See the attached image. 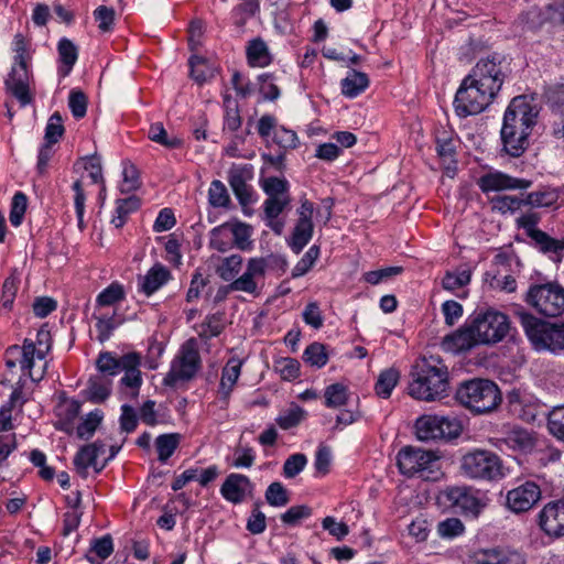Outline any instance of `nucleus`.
I'll return each instance as SVG.
<instances>
[{
    "label": "nucleus",
    "instance_id": "obj_1",
    "mask_svg": "<svg viewBox=\"0 0 564 564\" xmlns=\"http://www.w3.org/2000/svg\"><path fill=\"white\" fill-rule=\"evenodd\" d=\"M509 317L488 308L473 314L463 326L443 338L442 346L451 352L469 351L479 345L500 343L509 333Z\"/></svg>",
    "mask_w": 564,
    "mask_h": 564
},
{
    "label": "nucleus",
    "instance_id": "obj_17",
    "mask_svg": "<svg viewBox=\"0 0 564 564\" xmlns=\"http://www.w3.org/2000/svg\"><path fill=\"white\" fill-rule=\"evenodd\" d=\"M539 525L549 536L564 535V499L550 501L539 512Z\"/></svg>",
    "mask_w": 564,
    "mask_h": 564
},
{
    "label": "nucleus",
    "instance_id": "obj_52",
    "mask_svg": "<svg viewBox=\"0 0 564 564\" xmlns=\"http://www.w3.org/2000/svg\"><path fill=\"white\" fill-rule=\"evenodd\" d=\"M492 207L501 214L516 213L523 206V198L511 195L497 196L491 199Z\"/></svg>",
    "mask_w": 564,
    "mask_h": 564
},
{
    "label": "nucleus",
    "instance_id": "obj_2",
    "mask_svg": "<svg viewBox=\"0 0 564 564\" xmlns=\"http://www.w3.org/2000/svg\"><path fill=\"white\" fill-rule=\"evenodd\" d=\"M539 111L527 96L514 97L506 109L500 131L502 150L518 158L529 147V135L536 124Z\"/></svg>",
    "mask_w": 564,
    "mask_h": 564
},
{
    "label": "nucleus",
    "instance_id": "obj_40",
    "mask_svg": "<svg viewBox=\"0 0 564 564\" xmlns=\"http://www.w3.org/2000/svg\"><path fill=\"white\" fill-rule=\"evenodd\" d=\"M305 415L306 412L304 409L292 404L276 417V423L281 429L289 430L299 425L304 420Z\"/></svg>",
    "mask_w": 564,
    "mask_h": 564
},
{
    "label": "nucleus",
    "instance_id": "obj_26",
    "mask_svg": "<svg viewBox=\"0 0 564 564\" xmlns=\"http://www.w3.org/2000/svg\"><path fill=\"white\" fill-rule=\"evenodd\" d=\"M74 465L76 471L83 478H86L88 475L89 467H93L96 473H99L104 469L106 463L101 464L100 466H97V446L85 445L75 455Z\"/></svg>",
    "mask_w": 564,
    "mask_h": 564
},
{
    "label": "nucleus",
    "instance_id": "obj_63",
    "mask_svg": "<svg viewBox=\"0 0 564 564\" xmlns=\"http://www.w3.org/2000/svg\"><path fill=\"white\" fill-rule=\"evenodd\" d=\"M290 196L268 197L264 202V214L269 220H274L290 204Z\"/></svg>",
    "mask_w": 564,
    "mask_h": 564
},
{
    "label": "nucleus",
    "instance_id": "obj_64",
    "mask_svg": "<svg viewBox=\"0 0 564 564\" xmlns=\"http://www.w3.org/2000/svg\"><path fill=\"white\" fill-rule=\"evenodd\" d=\"M550 134L556 147L564 148V110L553 113Z\"/></svg>",
    "mask_w": 564,
    "mask_h": 564
},
{
    "label": "nucleus",
    "instance_id": "obj_23",
    "mask_svg": "<svg viewBox=\"0 0 564 564\" xmlns=\"http://www.w3.org/2000/svg\"><path fill=\"white\" fill-rule=\"evenodd\" d=\"M8 352L10 354H19L21 355L20 359V367L23 371H26L30 379L34 382H39L43 379L45 369H46V362H44L43 367L41 369L35 370V358H36V351H35V344L33 340L26 338L23 341V345L21 347L14 345L11 346L8 349Z\"/></svg>",
    "mask_w": 564,
    "mask_h": 564
},
{
    "label": "nucleus",
    "instance_id": "obj_27",
    "mask_svg": "<svg viewBox=\"0 0 564 564\" xmlns=\"http://www.w3.org/2000/svg\"><path fill=\"white\" fill-rule=\"evenodd\" d=\"M369 77L366 73L351 69L341 80V93L348 98H355L369 86Z\"/></svg>",
    "mask_w": 564,
    "mask_h": 564
},
{
    "label": "nucleus",
    "instance_id": "obj_59",
    "mask_svg": "<svg viewBox=\"0 0 564 564\" xmlns=\"http://www.w3.org/2000/svg\"><path fill=\"white\" fill-rule=\"evenodd\" d=\"M262 188L268 197H276V196H290L289 195V183L284 178L279 177H268L262 182Z\"/></svg>",
    "mask_w": 564,
    "mask_h": 564
},
{
    "label": "nucleus",
    "instance_id": "obj_42",
    "mask_svg": "<svg viewBox=\"0 0 564 564\" xmlns=\"http://www.w3.org/2000/svg\"><path fill=\"white\" fill-rule=\"evenodd\" d=\"M273 369L283 380H294L300 376V364L291 357H281L274 361Z\"/></svg>",
    "mask_w": 564,
    "mask_h": 564
},
{
    "label": "nucleus",
    "instance_id": "obj_25",
    "mask_svg": "<svg viewBox=\"0 0 564 564\" xmlns=\"http://www.w3.org/2000/svg\"><path fill=\"white\" fill-rule=\"evenodd\" d=\"M141 357L137 352H128L122 356V368L124 372L120 382L122 386L139 390L142 384V376L140 371Z\"/></svg>",
    "mask_w": 564,
    "mask_h": 564
},
{
    "label": "nucleus",
    "instance_id": "obj_58",
    "mask_svg": "<svg viewBox=\"0 0 564 564\" xmlns=\"http://www.w3.org/2000/svg\"><path fill=\"white\" fill-rule=\"evenodd\" d=\"M64 133L63 120L58 112H54L46 124L45 128V143L54 144Z\"/></svg>",
    "mask_w": 564,
    "mask_h": 564
},
{
    "label": "nucleus",
    "instance_id": "obj_60",
    "mask_svg": "<svg viewBox=\"0 0 564 564\" xmlns=\"http://www.w3.org/2000/svg\"><path fill=\"white\" fill-rule=\"evenodd\" d=\"M470 275L471 274L469 270H463L457 273L448 271L445 273L442 280V286L448 291L463 288L470 282Z\"/></svg>",
    "mask_w": 564,
    "mask_h": 564
},
{
    "label": "nucleus",
    "instance_id": "obj_21",
    "mask_svg": "<svg viewBox=\"0 0 564 564\" xmlns=\"http://www.w3.org/2000/svg\"><path fill=\"white\" fill-rule=\"evenodd\" d=\"M495 445L500 451H513L528 453L534 447V438L524 429L512 427L503 432L501 437L496 438Z\"/></svg>",
    "mask_w": 564,
    "mask_h": 564
},
{
    "label": "nucleus",
    "instance_id": "obj_47",
    "mask_svg": "<svg viewBox=\"0 0 564 564\" xmlns=\"http://www.w3.org/2000/svg\"><path fill=\"white\" fill-rule=\"evenodd\" d=\"M265 500L270 506L284 507L289 503L290 498L284 486L279 481H274L267 488Z\"/></svg>",
    "mask_w": 564,
    "mask_h": 564
},
{
    "label": "nucleus",
    "instance_id": "obj_12",
    "mask_svg": "<svg viewBox=\"0 0 564 564\" xmlns=\"http://www.w3.org/2000/svg\"><path fill=\"white\" fill-rule=\"evenodd\" d=\"M492 102L494 99L466 76L456 91L453 105L456 115L466 118L482 112Z\"/></svg>",
    "mask_w": 564,
    "mask_h": 564
},
{
    "label": "nucleus",
    "instance_id": "obj_48",
    "mask_svg": "<svg viewBox=\"0 0 564 564\" xmlns=\"http://www.w3.org/2000/svg\"><path fill=\"white\" fill-rule=\"evenodd\" d=\"M102 420V412L95 410L77 426V435L79 438L88 440L93 436Z\"/></svg>",
    "mask_w": 564,
    "mask_h": 564
},
{
    "label": "nucleus",
    "instance_id": "obj_56",
    "mask_svg": "<svg viewBox=\"0 0 564 564\" xmlns=\"http://www.w3.org/2000/svg\"><path fill=\"white\" fill-rule=\"evenodd\" d=\"M121 324V319H116V314L111 316L101 315L97 317L96 329L98 340L104 343L109 339L113 329Z\"/></svg>",
    "mask_w": 564,
    "mask_h": 564
},
{
    "label": "nucleus",
    "instance_id": "obj_11",
    "mask_svg": "<svg viewBox=\"0 0 564 564\" xmlns=\"http://www.w3.org/2000/svg\"><path fill=\"white\" fill-rule=\"evenodd\" d=\"M202 360L195 338L187 339L173 359L171 368L163 379V384L175 387L180 381L192 380L200 369Z\"/></svg>",
    "mask_w": 564,
    "mask_h": 564
},
{
    "label": "nucleus",
    "instance_id": "obj_38",
    "mask_svg": "<svg viewBox=\"0 0 564 564\" xmlns=\"http://www.w3.org/2000/svg\"><path fill=\"white\" fill-rule=\"evenodd\" d=\"M96 367L98 371L104 375V377L116 376L121 371V368L123 367L122 356L120 358H116L112 352H100L96 360Z\"/></svg>",
    "mask_w": 564,
    "mask_h": 564
},
{
    "label": "nucleus",
    "instance_id": "obj_20",
    "mask_svg": "<svg viewBox=\"0 0 564 564\" xmlns=\"http://www.w3.org/2000/svg\"><path fill=\"white\" fill-rule=\"evenodd\" d=\"M475 564H527L524 554L503 546L480 549L474 554Z\"/></svg>",
    "mask_w": 564,
    "mask_h": 564
},
{
    "label": "nucleus",
    "instance_id": "obj_3",
    "mask_svg": "<svg viewBox=\"0 0 564 564\" xmlns=\"http://www.w3.org/2000/svg\"><path fill=\"white\" fill-rule=\"evenodd\" d=\"M409 394L421 401H436L447 394L448 368L440 356L422 357L413 367Z\"/></svg>",
    "mask_w": 564,
    "mask_h": 564
},
{
    "label": "nucleus",
    "instance_id": "obj_62",
    "mask_svg": "<svg viewBox=\"0 0 564 564\" xmlns=\"http://www.w3.org/2000/svg\"><path fill=\"white\" fill-rule=\"evenodd\" d=\"M228 227L229 224L227 223L212 229L209 245L213 249L220 252H226L230 249L231 245L227 239Z\"/></svg>",
    "mask_w": 564,
    "mask_h": 564
},
{
    "label": "nucleus",
    "instance_id": "obj_4",
    "mask_svg": "<svg viewBox=\"0 0 564 564\" xmlns=\"http://www.w3.org/2000/svg\"><path fill=\"white\" fill-rule=\"evenodd\" d=\"M243 259L239 254L220 258L216 267L218 276L230 282L224 286L225 292L240 291L257 296L259 294L258 279L263 278L268 268L267 259L251 258L246 271L238 276L242 269Z\"/></svg>",
    "mask_w": 564,
    "mask_h": 564
},
{
    "label": "nucleus",
    "instance_id": "obj_45",
    "mask_svg": "<svg viewBox=\"0 0 564 564\" xmlns=\"http://www.w3.org/2000/svg\"><path fill=\"white\" fill-rule=\"evenodd\" d=\"M547 429L554 437L564 442V405L554 406L550 411Z\"/></svg>",
    "mask_w": 564,
    "mask_h": 564
},
{
    "label": "nucleus",
    "instance_id": "obj_10",
    "mask_svg": "<svg viewBox=\"0 0 564 564\" xmlns=\"http://www.w3.org/2000/svg\"><path fill=\"white\" fill-rule=\"evenodd\" d=\"M459 468L460 473L470 479L492 481L505 476L500 457L487 449L466 453L460 459Z\"/></svg>",
    "mask_w": 564,
    "mask_h": 564
},
{
    "label": "nucleus",
    "instance_id": "obj_18",
    "mask_svg": "<svg viewBox=\"0 0 564 564\" xmlns=\"http://www.w3.org/2000/svg\"><path fill=\"white\" fill-rule=\"evenodd\" d=\"M253 177L252 165H232L228 171V183L239 200L246 207L253 202L250 186L247 184Z\"/></svg>",
    "mask_w": 564,
    "mask_h": 564
},
{
    "label": "nucleus",
    "instance_id": "obj_51",
    "mask_svg": "<svg viewBox=\"0 0 564 564\" xmlns=\"http://www.w3.org/2000/svg\"><path fill=\"white\" fill-rule=\"evenodd\" d=\"M259 11L258 0H243L234 9L235 24L242 28L248 19Z\"/></svg>",
    "mask_w": 564,
    "mask_h": 564
},
{
    "label": "nucleus",
    "instance_id": "obj_50",
    "mask_svg": "<svg viewBox=\"0 0 564 564\" xmlns=\"http://www.w3.org/2000/svg\"><path fill=\"white\" fill-rule=\"evenodd\" d=\"M209 204L214 207H226L230 197L225 184L218 180L212 182L208 191Z\"/></svg>",
    "mask_w": 564,
    "mask_h": 564
},
{
    "label": "nucleus",
    "instance_id": "obj_57",
    "mask_svg": "<svg viewBox=\"0 0 564 564\" xmlns=\"http://www.w3.org/2000/svg\"><path fill=\"white\" fill-rule=\"evenodd\" d=\"M465 527L458 518H447L437 524V533L445 539H453L463 534Z\"/></svg>",
    "mask_w": 564,
    "mask_h": 564
},
{
    "label": "nucleus",
    "instance_id": "obj_49",
    "mask_svg": "<svg viewBox=\"0 0 564 564\" xmlns=\"http://www.w3.org/2000/svg\"><path fill=\"white\" fill-rule=\"evenodd\" d=\"M319 257V247L312 246L302 257V259L295 264L292 270V278H300L306 274L314 265L315 261Z\"/></svg>",
    "mask_w": 564,
    "mask_h": 564
},
{
    "label": "nucleus",
    "instance_id": "obj_55",
    "mask_svg": "<svg viewBox=\"0 0 564 564\" xmlns=\"http://www.w3.org/2000/svg\"><path fill=\"white\" fill-rule=\"evenodd\" d=\"M272 141L279 145V148L285 150L294 149L297 147L299 138L293 130L286 129L280 126L274 130Z\"/></svg>",
    "mask_w": 564,
    "mask_h": 564
},
{
    "label": "nucleus",
    "instance_id": "obj_61",
    "mask_svg": "<svg viewBox=\"0 0 564 564\" xmlns=\"http://www.w3.org/2000/svg\"><path fill=\"white\" fill-rule=\"evenodd\" d=\"M123 180L120 184L121 193H130L140 187L138 169L130 163H126L122 171Z\"/></svg>",
    "mask_w": 564,
    "mask_h": 564
},
{
    "label": "nucleus",
    "instance_id": "obj_39",
    "mask_svg": "<svg viewBox=\"0 0 564 564\" xmlns=\"http://www.w3.org/2000/svg\"><path fill=\"white\" fill-rule=\"evenodd\" d=\"M325 405L327 408H339L348 400L347 387L343 383H333L325 389Z\"/></svg>",
    "mask_w": 564,
    "mask_h": 564
},
{
    "label": "nucleus",
    "instance_id": "obj_34",
    "mask_svg": "<svg viewBox=\"0 0 564 564\" xmlns=\"http://www.w3.org/2000/svg\"><path fill=\"white\" fill-rule=\"evenodd\" d=\"M181 435L178 433L162 434L155 438V448L158 452V459L161 463L166 460L173 455L178 447Z\"/></svg>",
    "mask_w": 564,
    "mask_h": 564
},
{
    "label": "nucleus",
    "instance_id": "obj_13",
    "mask_svg": "<svg viewBox=\"0 0 564 564\" xmlns=\"http://www.w3.org/2000/svg\"><path fill=\"white\" fill-rule=\"evenodd\" d=\"M527 302L543 315H561L564 312V288L556 282L531 285Z\"/></svg>",
    "mask_w": 564,
    "mask_h": 564
},
{
    "label": "nucleus",
    "instance_id": "obj_16",
    "mask_svg": "<svg viewBox=\"0 0 564 564\" xmlns=\"http://www.w3.org/2000/svg\"><path fill=\"white\" fill-rule=\"evenodd\" d=\"M541 498V489L533 481H525L509 490L506 497V505L514 513L530 510Z\"/></svg>",
    "mask_w": 564,
    "mask_h": 564
},
{
    "label": "nucleus",
    "instance_id": "obj_8",
    "mask_svg": "<svg viewBox=\"0 0 564 564\" xmlns=\"http://www.w3.org/2000/svg\"><path fill=\"white\" fill-rule=\"evenodd\" d=\"M397 465L401 474L417 475L425 480H436L441 475L440 456L433 451L415 446H405L397 455Z\"/></svg>",
    "mask_w": 564,
    "mask_h": 564
},
{
    "label": "nucleus",
    "instance_id": "obj_32",
    "mask_svg": "<svg viewBox=\"0 0 564 564\" xmlns=\"http://www.w3.org/2000/svg\"><path fill=\"white\" fill-rule=\"evenodd\" d=\"M111 391V381L104 376H96L88 380L86 389L87 399L94 403L104 402Z\"/></svg>",
    "mask_w": 564,
    "mask_h": 564
},
{
    "label": "nucleus",
    "instance_id": "obj_19",
    "mask_svg": "<svg viewBox=\"0 0 564 564\" xmlns=\"http://www.w3.org/2000/svg\"><path fill=\"white\" fill-rule=\"evenodd\" d=\"M532 185L530 180L512 177L502 172H490L478 180V186L484 193L507 189H527Z\"/></svg>",
    "mask_w": 564,
    "mask_h": 564
},
{
    "label": "nucleus",
    "instance_id": "obj_6",
    "mask_svg": "<svg viewBox=\"0 0 564 564\" xmlns=\"http://www.w3.org/2000/svg\"><path fill=\"white\" fill-rule=\"evenodd\" d=\"M456 400L477 414L494 411L501 402L498 386L486 379L463 382L456 390Z\"/></svg>",
    "mask_w": 564,
    "mask_h": 564
},
{
    "label": "nucleus",
    "instance_id": "obj_15",
    "mask_svg": "<svg viewBox=\"0 0 564 564\" xmlns=\"http://www.w3.org/2000/svg\"><path fill=\"white\" fill-rule=\"evenodd\" d=\"M313 213V204L308 200L302 202L297 209L299 219L289 240V246L295 253H300L312 239L314 230L312 221Z\"/></svg>",
    "mask_w": 564,
    "mask_h": 564
},
{
    "label": "nucleus",
    "instance_id": "obj_35",
    "mask_svg": "<svg viewBox=\"0 0 564 564\" xmlns=\"http://www.w3.org/2000/svg\"><path fill=\"white\" fill-rule=\"evenodd\" d=\"M400 379V372L394 368H389L380 372L375 390L377 395L388 399Z\"/></svg>",
    "mask_w": 564,
    "mask_h": 564
},
{
    "label": "nucleus",
    "instance_id": "obj_22",
    "mask_svg": "<svg viewBox=\"0 0 564 564\" xmlns=\"http://www.w3.org/2000/svg\"><path fill=\"white\" fill-rule=\"evenodd\" d=\"M252 489L253 486L247 476L232 473L223 482L220 494L227 501L237 505L242 502Z\"/></svg>",
    "mask_w": 564,
    "mask_h": 564
},
{
    "label": "nucleus",
    "instance_id": "obj_14",
    "mask_svg": "<svg viewBox=\"0 0 564 564\" xmlns=\"http://www.w3.org/2000/svg\"><path fill=\"white\" fill-rule=\"evenodd\" d=\"M444 494L451 506L467 517L477 518L487 506V498L468 487H451Z\"/></svg>",
    "mask_w": 564,
    "mask_h": 564
},
{
    "label": "nucleus",
    "instance_id": "obj_29",
    "mask_svg": "<svg viewBox=\"0 0 564 564\" xmlns=\"http://www.w3.org/2000/svg\"><path fill=\"white\" fill-rule=\"evenodd\" d=\"M242 361L239 358H230L223 369L219 383V392L224 398H228L232 391L241 371Z\"/></svg>",
    "mask_w": 564,
    "mask_h": 564
},
{
    "label": "nucleus",
    "instance_id": "obj_37",
    "mask_svg": "<svg viewBox=\"0 0 564 564\" xmlns=\"http://www.w3.org/2000/svg\"><path fill=\"white\" fill-rule=\"evenodd\" d=\"M558 195L554 191L542 189L531 192L523 198V206H531L533 208L551 207L556 204Z\"/></svg>",
    "mask_w": 564,
    "mask_h": 564
},
{
    "label": "nucleus",
    "instance_id": "obj_5",
    "mask_svg": "<svg viewBox=\"0 0 564 564\" xmlns=\"http://www.w3.org/2000/svg\"><path fill=\"white\" fill-rule=\"evenodd\" d=\"M14 52V64L4 82L7 90L10 91L20 102L26 106L32 101L29 90L30 70L32 59L31 41L22 33H17L12 41Z\"/></svg>",
    "mask_w": 564,
    "mask_h": 564
},
{
    "label": "nucleus",
    "instance_id": "obj_28",
    "mask_svg": "<svg viewBox=\"0 0 564 564\" xmlns=\"http://www.w3.org/2000/svg\"><path fill=\"white\" fill-rule=\"evenodd\" d=\"M57 51L62 64L58 68V73L62 77H66L77 62L78 48L70 40L63 37L57 44Z\"/></svg>",
    "mask_w": 564,
    "mask_h": 564
},
{
    "label": "nucleus",
    "instance_id": "obj_54",
    "mask_svg": "<svg viewBox=\"0 0 564 564\" xmlns=\"http://www.w3.org/2000/svg\"><path fill=\"white\" fill-rule=\"evenodd\" d=\"M223 318L220 314L208 315L200 324L198 335L202 338L218 336L223 332Z\"/></svg>",
    "mask_w": 564,
    "mask_h": 564
},
{
    "label": "nucleus",
    "instance_id": "obj_41",
    "mask_svg": "<svg viewBox=\"0 0 564 564\" xmlns=\"http://www.w3.org/2000/svg\"><path fill=\"white\" fill-rule=\"evenodd\" d=\"M149 139L169 149H176L182 145V140L177 137L170 138L163 124L156 122L149 129Z\"/></svg>",
    "mask_w": 564,
    "mask_h": 564
},
{
    "label": "nucleus",
    "instance_id": "obj_46",
    "mask_svg": "<svg viewBox=\"0 0 564 564\" xmlns=\"http://www.w3.org/2000/svg\"><path fill=\"white\" fill-rule=\"evenodd\" d=\"M28 206V197L22 192H17L11 202L9 219L12 226L19 227L22 221Z\"/></svg>",
    "mask_w": 564,
    "mask_h": 564
},
{
    "label": "nucleus",
    "instance_id": "obj_7",
    "mask_svg": "<svg viewBox=\"0 0 564 564\" xmlns=\"http://www.w3.org/2000/svg\"><path fill=\"white\" fill-rule=\"evenodd\" d=\"M519 319L536 350L557 352L564 349V323H551L525 312L519 313Z\"/></svg>",
    "mask_w": 564,
    "mask_h": 564
},
{
    "label": "nucleus",
    "instance_id": "obj_33",
    "mask_svg": "<svg viewBox=\"0 0 564 564\" xmlns=\"http://www.w3.org/2000/svg\"><path fill=\"white\" fill-rule=\"evenodd\" d=\"M247 57L251 66L264 67L271 63L268 46L261 39L252 40L249 43Z\"/></svg>",
    "mask_w": 564,
    "mask_h": 564
},
{
    "label": "nucleus",
    "instance_id": "obj_36",
    "mask_svg": "<svg viewBox=\"0 0 564 564\" xmlns=\"http://www.w3.org/2000/svg\"><path fill=\"white\" fill-rule=\"evenodd\" d=\"M530 238L543 253L561 254L564 251V240L554 239L541 229L533 231Z\"/></svg>",
    "mask_w": 564,
    "mask_h": 564
},
{
    "label": "nucleus",
    "instance_id": "obj_53",
    "mask_svg": "<svg viewBox=\"0 0 564 564\" xmlns=\"http://www.w3.org/2000/svg\"><path fill=\"white\" fill-rule=\"evenodd\" d=\"M124 297L123 286L117 282L111 283L97 296V304L100 306L112 305Z\"/></svg>",
    "mask_w": 564,
    "mask_h": 564
},
{
    "label": "nucleus",
    "instance_id": "obj_43",
    "mask_svg": "<svg viewBox=\"0 0 564 564\" xmlns=\"http://www.w3.org/2000/svg\"><path fill=\"white\" fill-rule=\"evenodd\" d=\"M228 231L231 232L234 237L235 246L245 251L251 248V227L243 223H235L229 224Z\"/></svg>",
    "mask_w": 564,
    "mask_h": 564
},
{
    "label": "nucleus",
    "instance_id": "obj_30",
    "mask_svg": "<svg viewBox=\"0 0 564 564\" xmlns=\"http://www.w3.org/2000/svg\"><path fill=\"white\" fill-rule=\"evenodd\" d=\"M113 552L112 539L109 534L91 541V546L85 557L91 564H101Z\"/></svg>",
    "mask_w": 564,
    "mask_h": 564
},
{
    "label": "nucleus",
    "instance_id": "obj_44",
    "mask_svg": "<svg viewBox=\"0 0 564 564\" xmlns=\"http://www.w3.org/2000/svg\"><path fill=\"white\" fill-rule=\"evenodd\" d=\"M303 359L306 364L322 368L327 364L328 356L325 346L319 343H313L306 347L303 352Z\"/></svg>",
    "mask_w": 564,
    "mask_h": 564
},
{
    "label": "nucleus",
    "instance_id": "obj_24",
    "mask_svg": "<svg viewBox=\"0 0 564 564\" xmlns=\"http://www.w3.org/2000/svg\"><path fill=\"white\" fill-rule=\"evenodd\" d=\"M171 279V272L162 264H154L145 275L139 276V290L147 296L155 293Z\"/></svg>",
    "mask_w": 564,
    "mask_h": 564
},
{
    "label": "nucleus",
    "instance_id": "obj_9",
    "mask_svg": "<svg viewBox=\"0 0 564 564\" xmlns=\"http://www.w3.org/2000/svg\"><path fill=\"white\" fill-rule=\"evenodd\" d=\"M508 72L505 58L495 53L480 58L467 76L495 100L508 76Z\"/></svg>",
    "mask_w": 564,
    "mask_h": 564
},
{
    "label": "nucleus",
    "instance_id": "obj_31",
    "mask_svg": "<svg viewBox=\"0 0 564 564\" xmlns=\"http://www.w3.org/2000/svg\"><path fill=\"white\" fill-rule=\"evenodd\" d=\"M416 436L421 441L440 440V415H423L415 422Z\"/></svg>",
    "mask_w": 564,
    "mask_h": 564
}]
</instances>
